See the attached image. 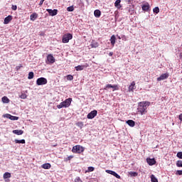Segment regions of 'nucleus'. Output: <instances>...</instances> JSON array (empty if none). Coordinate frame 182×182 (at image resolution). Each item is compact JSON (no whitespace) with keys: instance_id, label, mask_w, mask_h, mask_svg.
<instances>
[{"instance_id":"40","label":"nucleus","mask_w":182,"mask_h":182,"mask_svg":"<svg viewBox=\"0 0 182 182\" xmlns=\"http://www.w3.org/2000/svg\"><path fill=\"white\" fill-rule=\"evenodd\" d=\"M113 176L114 177H116V178H119V179L122 178V177L119 174H117V173L116 172H114Z\"/></svg>"},{"instance_id":"37","label":"nucleus","mask_w":182,"mask_h":182,"mask_svg":"<svg viewBox=\"0 0 182 182\" xmlns=\"http://www.w3.org/2000/svg\"><path fill=\"white\" fill-rule=\"evenodd\" d=\"M67 80H73V75H67Z\"/></svg>"},{"instance_id":"41","label":"nucleus","mask_w":182,"mask_h":182,"mask_svg":"<svg viewBox=\"0 0 182 182\" xmlns=\"http://www.w3.org/2000/svg\"><path fill=\"white\" fill-rule=\"evenodd\" d=\"M75 182H83L82 181V179H80V177H76L75 179Z\"/></svg>"},{"instance_id":"48","label":"nucleus","mask_w":182,"mask_h":182,"mask_svg":"<svg viewBox=\"0 0 182 182\" xmlns=\"http://www.w3.org/2000/svg\"><path fill=\"white\" fill-rule=\"evenodd\" d=\"M44 0H41L39 3V5L41 6V5H43Z\"/></svg>"},{"instance_id":"43","label":"nucleus","mask_w":182,"mask_h":182,"mask_svg":"<svg viewBox=\"0 0 182 182\" xmlns=\"http://www.w3.org/2000/svg\"><path fill=\"white\" fill-rule=\"evenodd\" d=\"M176 174L178 176H182V171H180V170L176 171Z\"/></svg>"},{"instance_id":"31","label":"nucleus","mask_w":182,"mask_h":182,"mask_svg":"<svg viewBox=\"0 0 182 182\" xmlns=\"http://www.w3.org/2000/svg\"><path fill=\"white\" fill-rule=\"evenodd\" d=\"M33 76H34L33 72H30L28 73V79L29 80L33 79Z\"/></svg>"},{"instance_id":"35","label":"nucleus","mask_w":182,"mask_h":182,"mask_svg":"<svg viewBox=\"0 0 182 182\" xmlns=\"http://www.w3.org/2000/svg\"><path fill=\"white\" fill-rule=\"evenodd\" d=\"M19 117H15L13 115L10 116V120H18Z\"/></svg>"},{"instance_id":"38","label":"nucleus","mask_w":182,"mask_h":182,"mask_svg":"<svg viewBox=\"0 0 182 182\" xmlns=\"http://www.w3.org/2000/svg\"><path fill=\"white\" fill-rule=\"evenodd\" d=\"M21 68H23L22 64H20L19 65H17L15 69L18 72V70H19V69H21Z\"/></svg>"},{"instance_id":"47","label":"nucleus","mask_w":182,"mask_h":182,"mask_svg":"<svg viewBox=\"0 0 182 182\" xmlns=\"http://www.w3.org/2000/svg\"><path fill=\"white\" fill-rule=\"evenodd\" d=\"M11 9L13 11H16V9H18V7L16 6V5H14V6L13 5Z\"/></svg>"},{"instance_id":"2","label":"nucleus","mask_w":182,"mask_h":182,"mask_svg":"<svg viewBox=\"0 0 182 182\" xmlns=\"http://www.w3.org/2000/svg\"><path fill=\"white\" fill-rule=\"evenodd\" d=\"M72 103V98H68L65 101L60 103V105H57L58 109H62L63 107H69L70 104Z\"/></svg>"},{"instance_id":"15","label":"nucleus","mask_w":182,"mask_h":182,"mask_svg":"<svg viewBox=\"0 0 182 182\" xmlns=\"http://www.w3.org/2000/svg\"><path fill=\"white\" fill-rule=\"evenodd\" d=\"M11 21H12V16L9 15L4 18V25H8V23L11 22Z\"/></svg>"},{"instance_id":"23","label":"nucleus","mask_w":182,"mask_h":182,"mask_svg":"<svg viewBox=\"0 0 182 182\" xmlns=\"http://www.w3.org/2000/svg\"><path fill=\"white\" fill-rule=\"evenodd\" d=\"M38 18V14L33 13L30 16L31 21H35Z\"/></svg>"},{"instance_id":"25","label":"nucleus","mask_w":182,"mask_h":182,"mask_svg":"<svg viewBox=\"0 0 182 182\" xmlns=\"http://www.w3.org/2000/svg\"><path fill=\"white\" fill-rule=\"evenodd\" d=\"M1 102H3L4 103H9L11 100H9V98H8V97L4 96L1 98Z\"/></svg>"},{"instance_id":"45","label":"nucleus","mask_w":182,"mask_h":182,"mask_svg":"<svg viewBox=\"0 0 182 182\" xmlns=\"http://www.w3.org/2000/svg\"><path fill=\"white\" fill-rule=\"evenodd\" d=\"M88 171H95V168L92 166H89L88 167Z\"/></svg>"},{"instance_id":"30","label":"nucleus","mask_w":182,"mask_h":182,"mask_svg":"<svg viewBox=\"0 0 182 182\" xmlns=\"http://www.w3.org/2000/svg\"><path fill=\"white\" fill-rule=\"evenodd\" d=\"M76 126H77V127H80V129H82L83 128V122H77Z\"/></svg>"},{"instance_id":"18","label":"nucleus","mask_w":182,"mask_h":182,"mask_svg":"<svg viewBox=\"0 0 182 182\" xmlns=\"http://www.w3.org/2000/svg\"><path fill=\"white\" fill-rule=\"evenodd\" d=\"M127 123L130 127H134V126H136V122L132 119L127 121Z\"/></svg>"},{"instance_id":"1","label":"nucleus","mask_w":182,"mask_h":182,"mask_svg":"<svg viewBox=\"0 0 182 182\" xmlns=\"http://www.w3.org/2000/svg\"><path fill=\"white\" fill-rule=\"evenodd\" d=\"M149 106H150V102L149 101L139 102L137 108L138 113L141 114V116H143V114H146L147 113V108Z\"/></svg>"},{"instance_id":"19","label":"nucleus","mask_w":182,"mask_h":182,"mask_svg":"<svg viewBox=\"0 0 182 182\" xmlns=\"http://www.w3.org/2000/svg\"><path fill=\"white\" fill-rule=\"evenodd\" d=\"M120 2H122L121 0H117L114 3V6L117 8V9H120V8H122V5L120 4Z\"/></svg>"},{"instance_id":"17","label":"nucleus","mask_w":182,"mask_h":182,"mask_svg":"<svg viewBox=\"0 0 182 182\" xmlns=\"http://www.w3.org/2000/svg\"><path fill=\"white\" fill-rule=\"evenodd\" d=\"M42 168H44V170H49V168H50V167H52V166L50 165V164L47 163V164H43L41 166Z\"/></svg>"},{"instance_id":"46","label":"nucleus","mask_w":182,"mask_h":182,"mask_svg":"<svg viewBox=\"0 0 182 182\" xmlns=\"http://www.w3.org/2000/svg\"><path fill=\"white\" fill-rule=\"evenodd\" d=\"M73 159V156L70 155L66 159V161H70Z\"/></svg>"},{"instance_id":"24","label":"nucleus","mask_w":182,"mask_h":182,"mask_svg":"<svg viewBox=\"0 0 182 182\" xmlns=\"http://www.w3.org/2000/svg\"><path fill=\"white\" fill-rule=\"evenodd\" d=\"M85 68H86V66L85 65H77L75 68V70H77V72H79V70H83V69H85Z\"/></svg>"},{"instance_id":"32","label":"nucleus","mask_w":182,"mask_h":182,"mask_svg":"<svg viewBox=\"0 0 182 182\" xmlns=\"http://www.w3.org/2000/svg\"><path fill=\"white\" fill-rule=\"evenodd\" d=\"M129 174L132 177H137L138 176V173L137 172H133V171H131L129 172Z\"/></svg>"},{"instance_id":"20","label":"nucleus","mask_w":182,"mask_h":182,"mask_svg":"<svg viewBox=\"0 0 182 182\" xmlns=\"http://www.w3.org/2000/svg\"><path fill=\"white\" fill-rule=\"evenodd\" d=\"M94 15L95 18H100V15H102V12L100 11V10H95L94 11Z\"/></svg>"},{"instance_id":"50","label":"nucleus","mask_w":182,"mask_h":182,"mask_svg":"<svg viewBox=\"0 0 182 182\" xmlns=\"http://www.w3.org/2000/svg\"><path fill=\"white\" fill-rule=\"evenodd\" d=\"M109 56H113V52H110V53H109Z\"/></svg>"},{"instance_id":"21","label":"nucleus","mask_w":182,"mask_h":182,"mask_svg":"<svg viewBox=\"0 0 182 182\" xmlns=\"http://www.w3.org/2000/svg\"><path fill=\"white\" fill-rule=\"evenodd\" d=\"M110 42L112 46H114V43H116V36L112 35L110 38Z\"/></svg>"},{"instance_id":"36","label":"nucleus","mask_w":182,"mask_h":182,"mask_svg":"<svg viewBox=\"0 0 182 182\" xmlns=\"http://www.w3.org/2000/svg\"><path fill=\"white\" fill-rule=\"evenodd\" d=\"M105 171L106 173H107L108 174H111L112 176H114L115 173L114 171H110V170H106Z\"/></svg>"},{"instance_id":"34","label":"nucleus","mask_w":182,"mask_h":182,"mask_svg":"<svg viewBox=\"0 0 182 182\" xmlns=\"http://www.w3.org/2000/svg\"><path fill=\"white\" fill-rule=\"evenodd\" d=\"M153 12L154 14H159V12H160V9H159V7H155L154 9H153Z\"/></svg>"},{"instance_id":"10","label":"nucleus","mask_w":182,"mask_h":182,"mask_svg":"<svg viewBox=\"0 0 182 182\" xmlns=\"http://www.w3.org/2000/svg\"><path fill=\"white\" fill-rule=\"evenodd\" d=\"M141 9L142 11H144V12H149V11H150V4H149V3L142 4Z\"/></svg>"},{"instance_id":"27","label":"nucleus","mask_w":182,"mask_h":182,"mask_svg":"<svg viewBox=\"0 0 182 182\" xmlns=\"http://www.w3.org/2000/svg\"><path fill=\"white\" fill-rule=\"evenodd\" d=\"M151 182H159V180L154 175H151Z\"/></svg>"},{"instance_id":"44","label":"nucleus","mask_w":182,"mask_h":182,"mask_svg":"<svg viewBox=\"0 0 182 182\" xmlns=\"http://www.w3.org/2000/svg\"><path fill=\"white\" fill-rule=\"evenodd\" d=\"M11 114H6L4 115V117H6V119H11Z\"/></svg>"},{"instance_id":"26","label":"nucleus","mask_w":182,"mask_h":182,"mask_svg":"<svg viewBox=\"0 0 182 182\" xmlns=\"http://www.w3.org/2000/svg\"><path fill=\"white\" fill-rule=\"evenodd\" d=\"M15 143L16 144H25L26 141H25V139H15Z\"/></svg>"},{"instance_id":"16","label":"nucleus","mask_w":182,"mask_h":182,"mask_svg":"<svg viewBox=\"0 0 182 182\" xmlns=\"http://www.w3.org/2000/svg\"><path fill=\"white\" fill-rule=\"evenodd\" d=\"M13 133L14 134H17V136H21L23 134V130L15 129V130H13Z\"/></svg>"},{"instance_id":"7","label":"nucleus","mask_w":182,"mask_h":182,"mask_svg":"<svg viewBox=\"0 0 182 182\" xmlns=\"http://www.w3.org/2000/svg\"><path fill=\"white\" fill-rule=\"evenodd\" d=\"M97 116V110L95 109L93 111H91L87 115V119H95Z\"/></svg>"},{"instance_id":"49","label":"nucleus","mask_w":182,"mask_h":182,"mask_svg":"<svg viewBox=\"0 0 182 182\" xmlns=\"http://www.w3.org/2000/svg\"><path fill=\"white\" fill-rule=\"evenodd\" d=\"M179 120L182 121V113L179 115Z\"/></svg>"},{"instance_id":"39","label":"nucleus","mask_w":182,"mask_h":182,"mask_svg":"<svg viewBox=\"0 0 182 182\" xmlns=\"http://www.w3.org/2000/svg\"><path fill=\"white\" fill-rule=\"evenodd\" d=\"M177 167H181L182 166V161H178L176 163Z\"/></svg>"},{"instance_id":"12","label":"nucleus","mask_w":182,"mask_h":182,"mask_svg":"<svg viewBox=\"0 0 182 182\" xmlns=\"http://www.w3.org/2000/svg\"><path fill=\"white\" fill-rule=\"evenodd\" d=\"M168 73H164V74H162L161 75V76L157 78V80L158 82H160L161 80H164L166 79H168Z\"/></svg>"},{"instance_id":"9","label":"nucleus","mask_w":182,"mask_h":182,"mask_svg":"<svg viewBox=\"0 0 182 182\" xmlns=\"http://www.w3.org/2000/svg\"><path fill=\"white\" fill-rule=\"evenodd\" d=\"M47 61L50 65H52L53 63H55V57H53V55L52 54L48 55H47Z\"/></svg>"},{"instance_id":"22","label":"nucleus","mask_w":182,"mask_h":182,"mask_svg":"<svg viewBox=\"0 0 182 182\" xmlns=\"http://www.w3.org/2000/svg\"><path fill=\"white\" fill-rule=\"evenodd\" d=\"M91 48H99V43L92 41L90 44Z\"/></svg>"},{"instance_id":"8","label":"nucleus","mask_w":182,"mask_h":182,"mask_svg":"<svg viewBox=\"0 0 182 182\" xmlns=\"http://www.w3.org/2000/svg\"><path fill=\"white\" fill-rule=\"evenodd\" d=\"M46 11L48 12L50 16H56V15H58V9L52 10L50 9H47Z\"/></svg>"},{"instance_id":"33","label":"nucleus","mask_w":182,"mask_h":182,"mask_svg":"<svg viewBox=\"0 0 182 182\" xmlns=\"http://www.w3.org/2000/svg\"><path fill=\"white\" fill-rule=\"evenodd\" d=\"M19 97L20 99H26V97H28V95H26V94L25 93H21Z\"/></svg>"},{"instance_id":"11","label":"nucleus","mask_w":182,"mask_h":182,"mask_svg":"<svg viewBox=\"0 0 182 182\" xmlns=\"http://www.w3.org/2000/svg\"><path fill=\"white\" fill-rule=\"evenodd\" d=\"M127 11L130 14V15H133L134 14V6L133 4L129 5L127 7Z\"/></svg>"},{"instance_id":"5","label":"nucleus","mask_w":182,"mask_h":182,"mask_svg":"<svg viewBox=\"0 0 182 182\" xmlns=\"http://www.w3.org/2000/svg\"><path fill=\"white\" fill-rule=\"evenodd\" d=\"M46 83H48V80H46V78L45 77H40L36 80V85L38 86H41L42 85H46Z\"/></svg>"},{"instance_id":"14","label":"nucleus","mask_w":182,"mask_h":182,"mask_svg":"<svg viewBox=\"0 0 182 182\" xmlns=\"http://www.w3.org/2000/svg\"><path fill=\"white\" fill-rule=\"evenodd\" d=\"M146 162L149 166H154V164L156 163V159L150 158L146 159Z\"/></svg>"},{"instance_id":"29","label":"nucleus","mask_w":182,"mask_h":182,"mask_svg":"<svg viewBox=\"0 0 182 182\" xmlns=\"http://www.w3.org/2000/svg\"><path fill=\"white\" fill-rule=\"evenodd\" d=\"M67 11L68 12H73L75 11V8L73 7V6H69L67 8Z\"/></svg>"},{"instance_id":"6","label":"nucleus","mask_w":182,"mask_h":182,"mask_svg":"<svg viewBox=\"0 0 182 182\" xmlns=\"http://www.w3.org/2000/svg\"><path fill=\"white\" fill-rule=\"evenodd\" d=\"M110 88L114 89L113 92H114V90H119V86H117V85H112V84L107 85L104 88V90H107V89Z\"/></svg>"},{"instance_id":"42","label":"nucleus","mask_w":182,"mask_h":182,"mask_svg":"<svg viewBox=\"0 0 182 182\" xmlns=\"http://www.w3.org/2000/svg\"><path fill=\"white\" fill-rule=\"evenodd\" d=\"M176 156L178 159H182V152H178Z\"/></svg>"},{"instance_id":"28","label":"nucleus","mask_w":182,"mask_h":182,"mask_svg":"<svg viewBox=\"0 0 182 182\" xmlns=\"http://www.w3.org/2000/svg\"><path fill=\"white\" fill-rule=\"evenodd\" d=\"M4 178H11V173L9 172H6L4 176Z\"/></svg>"},{"instance_id":"4","label":"nucleus","mask_w":182,"mask_h":182,"mask_svg":"<svg viewBox=\"0 0 182 182\" xmlns=\"http://www.w3.org/2000/svg\"><path fill=\"white\" fill-rule=\"evenodd\" d=\"M73 38V36L70 33L65 34L63 36V43H68L69 41H70Z\"/></svg>"},{"instance_id":"13","label":"nucleus","mask_w":182,"mask_h":182,"mask_svg":"<svg viewBox=\"0 0 182 182\" xmlns=\"http://www.w3.org/2000/svg\"><path fill=\"white\" fill-rule=\"evenodd\" d=\"M134 89H136V82L133 81L129 86L128 92H134Z\"/></svg>"},{"instance_id":"3","label":"nucleus","mask_w":182,"mask_h":182,"mask_svg":"<svg viewBox=\"0 0 182 182\" xmlns=\"http://www.w3.org/2000/svg\"><path fill=\"white\" fill-rule=\"evenodd\" d=\"M85 151V148L80 145H76L73 147L72 152L77 154L83 153Z\"/></svg>"}]
</instances>
